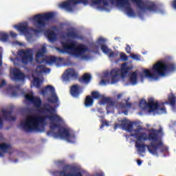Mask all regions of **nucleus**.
Segmentation results:
<instances>
[{"mask_svg":"<svg viewBox=\"0 0 176 176\" xmlns=\"http://www.w3.org/2000/svg\"><path fill=\"white\" fill-rule=\"evenodd\" d=\"M173 67H168L164 60H159L153 65L151 69H144L142 72H132L129 76V82L131 85H136L138 82H144L146 78L150 80H157L158 76H166L170 72H173Z\"/></svg>","mask_w":176,"mask_h":176,"instance_id":"4","label":"nucleus"},{"mask_svg":"<svg viewBox=\"0 0 176 176\" xmlns=\"http://www.w3.org/2000/svg\"><path fill=\"white\" fill-rule=\"evenodd\" d=\"M46 46L44 45L41 50H38L36 54V61L38 63H46L47 64L52 65L56 61V58L53 56H47L45 60L43 54L46 52Z\"/></svg>","mask_w":176,"mask_h":176,"instance_id":"11","label":"nucleus"},{"mask_svg":"<svg viewBox=\"0 0 176 176\" xmlns=\"http://www.w3.org/2000/svg\"><path fill=\"white\" fill-rule=\"evenodd\" d=\"M11 149V146L10 144L6 143H1L0 144V157H3V154L8 153Z\"/></svg>","mask_w":176,"mask_h":176,"instance_id":"19","label":"nucleus"},{"mask_svg":"<svg viewBox=\"0 0 176 176\" xmlns=\"http://www.w3.org/2000/svg\"><path fill=\"white\" fill-rule=\"evenodd\" d=\"M140 107L142 109H147L148 113H153V115H161L166 113V109L161 107L159 102L153 98H148V102L145 99H142L140 101Z\"/></svg>","mask_w":176,"mask_h":176,"instance_id":"8","label":"nucleus"},{"mask_svg":"<svg viewBox=\"0 0 176 176\" xmlns=\"http://www.w3.org/2000/svg\"><path fill=\"white\" fill-rule=\"evenodd\" d=\"M11 60L12 61H14V64L15 65L16 64V62H18L19 60L17 58H16L14 60L11 58Z\"/></svg>","mask_w":176,"mask_h":176,"instance_id":"37","label":"nucleus"},{"mask_svg":"<svg viewBox=\"0 0 176 176\" xmlns=\"http://www.w3.org/2000/svg\"><path fill=\"white\" fill-rule=\"evenodd\" d=\"M120 57L121 60H122L124 61L127 60V56H126V54H124L123 52L120 53Z\"/></svg>","mask_w":176,"mask_h":176,"instance_id":"27","label":"nucleus"},{"mask_svg":"<svg viewBox=\"0 0 176 176\" xmlns=\"http://www.w3.org/2000/svg\"><path fill=\"white\" fill-rule=\"evenodd\" d=\"M10 34L11 36L13 37V38H15V37L17 36V34H16V33L13 32H10Z\"/></svg>","mask_w":176,"mask_h":176,"instance_id":"33","label":"nucleus"},{"mask_svg":"<svg viewBox=\"0 0 176 176\" xmlns=\"http://www.w3.org/2000/svg\"><path fill=\"white\" fill-rule=\"evenodd\" d=\"M50 72V70L49 69H46L43 65H40V66H38L36 71L33 72L32 76V82L33 85L35 86V87H38L41 83L43 82L42 77H41L42 74H49Z\"/></svg>","mask_w":176,"mask_h":176,"instance_id":"10","label":"nucleus"},{"mask_svg":"<svg viewBox=\"0 0 176 176\" xmlns=\"http://www.w3.org/2000/svg\"><path fill=\"white\" fill-rule=\"evenodd\" d=\"M2 124H3L2 118L0 117V128L2 127Z\"/></svg>","mask_w":176,"mask_h":176,"instance_id":"38","label":"nucleus"},{"mask_svg":"<svg viewBox=\"0 0 176 176\" xmlns=\"http://www.w3.org/2000/svg\"><path fill=\"white\" fill-rule=\"evenodd\" d=\"M4 84H5V81H3L2 83H1V87L3 86Z\"/></svg>","mask_w":176,"mask_h":176,"instance_id":"40","label":"nucleus"},{"mask_svg":"<svg viewBox=\"0 0 176 176\" xmlns=\"http://www.w3.org/2000/svg\"><path fill=\"white\" fill-rule=\"evenodd\" d=\"M9 38V35L3 32H0V41H6Z\"/></svg>","mask_w":176,"mask_h":176,"instance_id":"24","label":"nucleus"},{"mask_svg":"<svg viewBox=\"0 0 176 176\" xmlns=\"http://www.w3.org/2000/svg\"><path fill=\"white\" fill-rule=\"evenodd\" d=\"M132 69V65H129L127 63H124L122 65L120 70L114 69L109 73H104V74H103L102 80L100 82V85H104L107 83L114 84L120 80L121 78L124 80V78L127 77L128 71Z\"/></svg>","mask_w":176,"mask_h":176,"instance_id":"7","label":"nucleus"},{"mask_svg":"<svg viewBox=\"0 0 176 176\" xmlns=\"http://www.w3.org/2000/svg\"><path fill=\"white\" fill-rule=\"evenodd\" d=\"M42 94L44 96L45 94L50 95L52 98H49L50 102H56L58 101V98L54 93V88L51 85L47 86L44 90L42 91Z\"/></svg>","mask_w":176,"mask_h":176,"instance_id":"13","label":"nucleus"},{"mask_svg":"<svg viewBox=\"0 0 176 176\" xmlns=\"http://www.w3.org/2000/svg\"><path fill=\"white\" fill-rule=\"evenodd\" d=\"M130 107V104L129 103V102H126V104L124 105V104H121L120 105V107L122 108V109H127V108H129Z\"/></svg>","mask_w":176,"mask_h":176,"instance_id":"29","label":"nucleus"},{"mask_svg":"<svg viewBox=\"0 0 176 176\" xmlns=\"http://www.w3.org/2000/svg\"><path fill=\"white\" fill-rule=\"evenodd\" d=\"M121 95H118V98H120Z\"/></svg>","mask_w":176,"mask_h":176,"instance_id":"42","label":"nucleus"},{"mask_svg":"<svg viewBox=\"0 0 176 176\" xmlns=\"http://www.w3.org/2000/svg\"><path fill=\"white\" fill-rule=\"evenodd\" d=\"M56 29L52 28V29L48 30L45 33V36L47 37L48 40L50 42H53L56 39Z\"/></svg>","mask_w":176,"mask_h":176,"instance_id":"18","label":"nucleus"},{"mask_svg":"<svg viewBox=\"0 0 176 176\" xmlns=\"http://www.w3.org/2000/svg\"><path fill=\"white\" fill-rule=\"evenodd\" d=\"M101 176H104V174H103V173H102Z\"/></svg>","mask_w":176,"mask_h":176,"instance_id":"43","label":"nucleus"},{"mask_svg":"<svg viewBox=\"0 0 176 176\" xmlns=\"http://www.w3.org/2000/svg\"><path fill=\"white\" fill-rule=\"evenodd\" d=\"M137 162H138V164L139 166H140V165L142 164V162L140 161V160H138Z\"/></svg>","mask_w":176,"mask_h":176,"instance_id":"39","label":"nucleus"},{"mask_svg":"<svg viewBox=\"0 0 176 176\" xmlns=\"http://www.w3.org/2000/svg\"><path fill=\"white\" fill-rule=\"evenodd\" d=\"M91 79V76L89 74H85L82 76L81 80L84 83H88L90 82Z\"/></svg>","mask_w":176,"mask_h":176,"instance_id":"22","label":"nucleus"},{"mask_svg":"<svg viewBox=\"0 0 176 176\" xmlns=\"http://www.w3.org/2000/svg\"><path fill=\"white\" fill-rule=\"evenodd\" d=\"M83 91L82 88L78 85H73L70 89V94L73 97H78Z\"/></svg>","mask_w":176,"mask_h":176,"instance_id":"17","label":"nucleus"},{"mask_svg":"<svg viewBox=\"0 0 176 176\" xmlns=\"http://www.w3.org/2000/svg\"><path fill=\"white\" fill-rule=\"evenodd\" d=\"M10 89H12V90H14V87H11Z\"/></svg>","mask_w":176,"mask_h":176,"instance_id":"41","label":"nucleus"},{"mask_svg":"<svg viewBox=\"0 0 176 176\" xmlns=\"http://www.w3.org/2000/svg\"><path fill=\"white\" fill-rule=\"evenodd\" d=\"M105 41H106V39H104L103 38H100L99 40H98V43H100V45H101V43H102Z\"/></svg>","mask_w":176,"mask_h":176,"instance_id":"31","label":"nucleus"},{"mask_svg":"<svg viewBox=\"0 0 176 176\" xmlns=\"http://www.w3.org/2000/svg\"><path fill=\"white\" fill-rule=\"evenodd\" d=\"M168 102H166L165 104H173L175 102V97L173 94H170L168 97Z\"/></svg>","mask_w":176,"mask_h":176,"instance_id":"23","label":"nucleus"},{"mask_svg":"<svg viewBox=\"0 0 176 176\" xmlns=\"http://www.w3.org/2000/svg\"><path fill=\"white\" fill-rule=\"evenodd\" d=\"M2 52V47H0V53ZM2 65V55L0 54V66Z\"/></svg>","mask_w":176,"mask_h":176,"instance_id":"32","label":"nucleus"},{"mask_svg":"<svg viewBox=\"0 0 176 176\" xmlns=\"http://www.w3.org/2000/svg\"><path fill=\"white\" fill-rule=\"evenodd\" d=\"M109 122H107V121L103 122V124L102 125L101 129H102V127L103 126H104V125H106L107 126H109Z\"/></svg>","mask_w":176,"mask_h":176,"instance_id":"34","label":"nucleus"},{"mask_svg":"<svg viewBox=\"0 0 176 176\" xmlns=\"http://www.w3.org/2000/svg\"><path fill=\"white\" fill-rule=\"evenodd\" d=\"M73 34H68L62 38V46L63 49L56 47L59 53L67 54L76 58H85L86 54V48L84 45H78L74 43L72 38Z\"/></svg>","mask_w":176,"mask_h":176,"instance_id":"6","label":"nucleus"},{"mask_svg":"<svg viewBox=\"0 0 176 176\" xmlns=\"http://www.w3.org/2000/svg\"><path fill=\"white\" fill-rule=\"evenodd\" d=\"M173 8L176 10V0L173 3Z\"/></svg>","mask_w":176,"mask_h":176,"instance_id":"36","label":"nucleus"},{"mask_svg":"<svg viewBox=\"0 0 176 176\" xmlns=\"http://www.w3.org/2000/svg\"><path fill=\"white\" fill-rule=\"evenodd\" d=\"M78 76V73L73 69H69L65 72L63 76H62V78L63 80L67 81L69 78H74Z\"/></svg>","mask_w":176,"mask_h":176,"instance_id":"15","label":"nucleus"},{"mask_svg":"<svg viewBox=\"0 0 176 176\" xmlns=\"http://www.w3.org/2000/svg\"><path fill=\"white\" fill-rule=\"evenodd\" d=\"M53 136L55 138L65 140L69 143H75L76 141L74 133L67 129L60 128L58 133H53Z\"/></svg>","mask_w":176,"mask_h":176,"instance_id":"9","label":"nucleus"},{"mask_svg":"<svg viewBox=\"0 0 176 176\" xmlns=\"http://www.w3.org/2000/svg\"><path fill=\"white\" fill-rule=\"evenodd\" d=\"M10 77L13 80H23L25 76L19 69H14L10 72Z\"/></svg>","mask_w":176,"mask_h":176,"instance_id":"16","label":"nucleus"},{"mask_svg":"<svg viewBox=\"0 0 176 176\" xmlns=\"http://www.w3.org/2000/svg\"><path fill=\"white\" fill-rule=\"evenodd\" d=\"M16 45H18L19 46H21V47H25V43H20L19 41L16 42Z\"/></svg>","mask_w":176,"mask_h":176,"instance_id":"30","label":"nucleus"},{"mask_svg":"<svg viewBox=\"0 0 176 176\" xmlns=\"http://www.w3.org/2000/svg\"><path fill=\"white\" fill-rule=\"evenodd\" d=\"M39 116H29L21 122V128L25 131H40L46 123L50 124V129L56 130L63 123V120L56 114V109L50 104H45L38 109Z\"/></svg>","mask_w":176,"mask_h":176,"instance_id":"2","label":"nucleus"},{"mask_svg":"<svg viewBox=\"0 0 176 176\" xmlns=\"http://www.w3.org/2000/svg\"><path fill=\"white\" fill-rule=\"evenodd\" d=\"M88 0H68L58 4L59 8L65 9V11L72 12L77 3L87 5ZM90 6L99 11L109 12L113 7L123 12L130 18L136 16L135 12L131 8V3L138 6V10L142 12H152L155 10V4L148 0H91Z\"/></svg>","mask_w":176,"mask_h":176,"instance_id":"1","label":"nucleus"},{"mask_svg":"<svg viewBox=\"0 0 176 176\" xmlns=\"http://www.w3.org/2000/svg\"><path fill=\"white\" fill-rule=\"evenodd\" d=\"M101 50L103 52V54L109 55V58L116 57L117 54L114 52H111V50L106 46L102 45L101 47Z\"/></svg>","mask_w":176,"mask_h":176,"instance_id":"20","label":"nucleus"},{"mask_svg":"<svg viewBox=\"0 0 176 176\" xmlns=\"http://www.w3.org/2000/svg\"><path fill=\"white\" fill-rule=\"evenodd\" d=\"M25 100L31 102L34 107L40 108L41 107V98L34 97L33 92H29L25 96Z\"/></svg>","mask_w":176,"mask_h":176,"instance_id":"14","label":"nucleus"},{"mask_svg":"<svg viewBox=\"0 0 176 176\" xmlns=\"http://www.w3.org/2000/svg\"><path fill=\"white\" fill-rule=\"evenodd\" d=\"M94 100L90 96H87L85 99V105L86 107H90L93 105Z\"/></svg>","mask_w":176,"mask_h":176,"instance_id":"21","label":"nucleus"},{"mask_svg":"<svg viewBox=\"0 0 176 176\" xmlns=\"http://www.w3.org/2000/svg\"><path fill=\"white\" fill-rule=\"evenodd\" d=\"M18 55L21 57V61L23 64L31 63L33 60V50L31 49H28L25 51L21 50Z\"/></svg>","mask_w":176,"mask_h":176,"instance_id":"12","label":"nucleus"},{"mask_svg":"<svg viewBox=\"0 0 176 176\" xmlns=\"http://www.w3.org/2000/svg\"><path fill=\"white\" fill-rule=\"evenodd\" d=\"M122 124L126 129L128 131L131 133V135L135 137L136 139V148L140 153H144L146 148L148 149L149 153L153 155L157 156V147L153 144H150L148 146H145L143 142L146 140H149L153 142H160L161 143L159 135L161 132L157 131L151 130L148 132V135L144 133L142 129L140 126H136L135 124L131 123L129 120L124 119L122 121Z\"/></svg>","mask_w":176,"mask_h":176,"instance_id":"3","label":"nucleus"},{"mask_svg":"<svg viewBox=\"0 0 176 176\" xmlns=\"http://www.w3.org/2000/svg\"><path fill=\"white\" fill-rule=\"evenodd\" d=\"M130 50H131V47L129 45H127L126 47V53L129 54L130 53Z\"/></svg>","mask_w":176,"mask_h":176,"instance_id":"35","label":"nucleus"},{"mask_svg":"<svg viewBox=\"0 0 176 176\" xmlns=\"http://www.w3.org/2000/svg\"><path fill=\"white\" fill-rule=\"evenodd\" d=\"M60 175L61 176H82V175L80 173H78L77 175H66V173L65 172H62L60 173Z\"/></svg>","mask_w":176,"mask_h":176,"instance_id":"28","label":"nucleus"},{"mask_svg":"<svg viewBox=\"0 0 176 176\" xmlns=\"http://www.w3.org/2000/svg\"><path fill=\"white\" fill-rule=\"evenodd\" d=\"M91 96L94 99H98L101 97V95L98 91L92 92Z\"/></svg>","mask_w":176,"mask_h":176,"instance_id":"26","label":"nucleus"},{"mask_svg":"<svg viewBox=\"0 0 176 176\" xmlns=\"http://www.w3.org/2000/svg\"><path fill=\"white\" fill-rule=\"evenodd\" d=\"M130 58L138 61L141 60V56L135 54H131Z\"/></svg>","mask_w":176,"mask_h":176,"instance_id":"25","label":"nucleus"},{"mask_svg":"<svg viewBox=\"0 0 176 176\" xmlns=\"http://www.w3.org/2000/svg\"><path fill=\"white\" fill-rule=\"evenodd\" d=\"M53 16L54 14L52 12L34 16L31 19V23L34 28L31 30L28 29V23L27 22L14 25L13 28L16 29L21 35H23L28 41L30 42L32 38V34H36L41 32L42 28L45 27V21L50 20Z\"/></svg>","mask_w":176,"mask_h":176,"instance_id":"5","label":"nucleus"}]
</instances>
